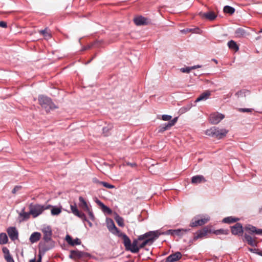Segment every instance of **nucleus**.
Returning <instances> with one entry per match:
<instances>
[{"label": "nucleus", "mask_w": 262, "mask_h": 262, "mask_svg": "<svg viewBox=\"0 0 262 262\" xmlns=\"http://www.w3.org/2000/svg\"><path fill=\"white\" fill-rule=\"evenodd\" d=\"M160 235V233L158 230L149 231L139 235L137 238L133 240L132 243L129 238L126 235L123 243L126 251H129L133 253H137L140 249L144 248L145 246L151 245Z\"/></svg>", "instance_id": "obj_1"}, {"label": "nucleus", "mask_w": 262, "mask_h": 262, "mask_svg": "<svg viewBox=\"0 0 262 262\" xmlns=\"http://www.w3.org/2000/svg\"><path fill=\"white\" fill-rule=\"evenodd\" d=\"M228 130L225 128H219L217 127H212L210 128L207 129L205 132L206 135L217 138V139H221L225 137Z\"/></svg>", "instance_id": "obj_2"}, {"label": "nucleus", "mask_w": 262, "mask_h": 262, "mask_svg": "<svg viewBox=\"0 0 262 262\" xmlns=\"http://www.w3.org/2000/svg\"><path fill=\"white\" fill-rule=\"evenodd\" d=\"M106 226L108 231L112 234L117 235L119 237H121L124 241L126 235L122 232L115 226L113 220L110 218H107L106 220Z\"/></svg>", "instance_id": "obj_3"}, {"label": "nucleus", "mask_w": 262, "mask_h": 262, "mask_svg": "<svg viewBox=\"0 0 262 262\" xmlns=\"http://www.w3.org/2000/svg\"><path fill=\"white\" fill-rule=\"evenodd\" d=\"M51 207L50 205L45 206L39 204L33 205L31 204L29 206V209L31 215L34 218H35L41 214L44 210L48 209Z\"/></svg>", "instance_id": "obj_4"}, {"label": "nucleus", "mask_w": 262, "mask_h": 262, "mask_svg": "<svg viewBox=\"0 0 262 262\" xmlns=\"http://www.w3.org/2000/svg\"><path fill=\"white\" fill-rule=\"evenodd\" d=\"M38 101L41 107L45 108L47 112L57 108L52 100L49 97L44 96H39Z\"/></svg>", "instance_id": "obj_5"}, {"label": "nucleus", "mask_w": 262, "mask_h": 262, "mask_svg": "<svg viewBox=\"0 0 262 262\" xmlns=\"http://www.w3.org/2000/svg\"><path fill=\"white\" fill-rule=\"evenodd\" d=\"M54 247L53 241L40 242L38 245L39 255H43L47 251L52 249Z\"/></svg>", "instance_id": "obj_6"}, {"label": "nucleus", "mask_w": 262, "mask_h": 262, "mask_svg": "<svg viewBox=\"0 0 262 262\" xmlns=\"http://www.w3.org/2000/svg\"><path fill=\"white\" fill-rule=\"evenodd\" d=\"M209 220V217L200 218L199 216H196L192 219L190 225L192 227L202 226L206 224Z\"/></svg>", "instance_id": "obj_7"}, {"label": "nucleus", "mask_w": 262, "mask_h": 262, "mask_svg": "<svg viewBox=\"0 0 262 262\" xmlns=\"http://www.w3.org/2000/svg\"><path fill=\"white\" fill-rule=\"evenodd\" d=\"M224 115L222 114L214 113L210 114L209 120L211 124H217L224 118Z\"/></svg>", "instance_id": "obj_8"}, {"label": "nucleus", "mask_w": 262, "mask_h": 262, "mask_svg": "<svg viewBox=\"0 0 262 262\" xmlns=\"http://www.w3.org/2000/svg\"><path fill=\"white\" fill-rule=\"evenodd\" d=\"M231 231L232 234L234 235H242L244 232L242 225L239 223H236L234 226L231 227Z\"/></svg>", "instance_id": "obj_9"}, {"label": "nucleus", "mask_w": 262, "mask_h": 262, "mask_svg": "<svg viewBox=\"0 0 262 262\" xmlns=\"http://www.w3.org/2000/svg\"><path fill=\"white\" fill-rule=\"evenodd\" d=\"M70 208L72 212L76 216H78L82 220H86V216L84 213L80 212L77 207L76 203L70 205Z\"/></svg>", "instance_id": "obj_10"}, {"label": "nucleus", "mask_w": 262, "mask_h": 262, "mask_svg": "<svg viewBox=\"0 0 262 262\" xmlns=\"http://www.w3.org/2000/svg\"><path fill=\"white\" fill-rule=\"evenodd\" d=\"M199 16L202 18H205L210 21L214 20L217 17V15L212 11L204 13L200 12L199 13Z\"/></svg>", "instance_id": "obj_11"}, {"label": "nucleus", "mask_w": 262, "mask_h": 262, "mask_svg": "<svg viewBox=\"0 0 262 262\" xmlns=\"http://www.w3.org/2000/svg\"><path fill=\"white\" fill-rule=\"evenodd\" d=\"M7 233L10 238L14 241L18 238V232L16 228L14 227H10L7 229Z\"/></svg>", "instance_id": "obj_12"}, {"label": "nucleus", "mask_w": 262, "mask_h": 262, "mask_svg": "<svg viewBox=\"0 0 262 262\" xmlns=\"http://www.w3.org/2000/svg\"><path fill=\"white\" fill-rule=\"evenodd\" d=\"M211 231L207 227H204L203 229L198 231L196 232L195 235L193 237L194 241L199 238H202L205 237L208 233H210Z\"/></svg>", "instance_id": "obj_13"}, {"label": "nucleus", "mask_w": 262, "mask_h": 262, "mask_svg": "<svg viewBox=\"0 0 262 262\" xmlns=\"http://www.w3.org/2000/svg\"><path fill=\"white\" fill-rule=\"evenodd\" d=\"M43 234V239L45 241H52L51 237L52 235V229L50 227H45L42 229Z\"/></svg>", "instance_id": "obj_14"}, {"label": "nucleus", "mask_w": 262, "mask_h": 262, "mask_svg": "<svg viewBox=\"0 0 262 262\" xmlns=\"http://www.w3.org/2000/svg\"><path fill=\"white\" fill-rule=\"evenodd\" d=\"M182 255L180 252H177L167 257L165 262H176L180 259Z\"/></svg>", "instance_id": "obj_15"}, {"label": "nucleus", "mask_w": 262, "mask_h": 262, "mask_svg": "<svg viewBox=\"0 0 262 262\" xmlns=\"http://www.w3.org/2000/svg\"><path fill=\"white\" fill-rule=\"evenodd\" d=\"M89 254L86 252L80 251L78 250L71 251L70 257L73 258H80L83 256H88Z\"/></svg>", "instance_id": "obj_16"}, {"label": "nucleus", "mask_w": 262, "mask_h": 262, "mask_svg": "<svg viewBox=\"0 0 262 262\" xmlns=\"http://www.w3.org/2000/svg\"><path fill=\"white\" fill-rule=\"evenodd\" d=\"M66 241L68 244L72 246L79 245L81 243L80 239L76 238L75 239H73L72 237L68 234L66 236Z\"/></svg>", "instance_id": "obj_17"}, {"label": "nucleus", "mask_w": 262, "mask_h": 262, "mask_svg": "<svg viewBox=\"0 0 262 262\" xmlns=\"http://www.w3.org/2000/svg\"><path fill=\"white\" fill-rule=\"evenodd\" d=\"M134 21L137 26L147 25L148 19L142 16H138L134 19Z\"/></svg>", "instance_id": "obj_18"}, {"label": "nucleus", "mask_w": 262, "mask_h": 262, "mask_svg": "<svg viewBox=\"0 0 262 262\" xmlns=\"http://www.w3.org/2000/svg\"><path fill=\"white\" fill-rule=\"evenodd\" d=\"M206 182V180L202 175H196L191 178V183L192 184H198Z\"/></svg>", "instance_id": "obj_19"}, {"label": "nucleus", "mask_w": 262, "mask_h": 262, "mask_svg": "<svg viewBox=\"0 0 262 262\" xmlns=\"http://www.w3.org/2000/svg\"><path fill=\"white\" fill-rule=\"evenodd\" d=\"M41 238V234L38 232H35L31 234L29 240L31 243L33 244L36 243Z\"/></svg>", "instance_id": "obj_20"}, {"label": "nucleus", "mask_w": 262, "mask_h": 262, "mask_svg": "<svg viewBox=\"0 0 262 262\" xmlns=\"http://www.w3.org/2000/svg\"><path fill=\"white\" fill-rule=\"evenodd\" d=\"M211 95V93L209 91H206L205 92L201 94L195 100V102H198L203 100H206L209 98Z\"/></svg>", "instance_id": "obj_21"}, {"label": "nucleus", "mask_w": 262, "mask_h": 262, "mask_svg": "<svg viewBox=\"0 0 262 262\" xmlns=\"http://www.w3.org/2000/svg\"><path fill=\"white\" fill-rule=\"evenodd\" d=\"M79 207L84 211L88 210L89 207L88 205L86 202L84 200V198L82 196H79Z\"/></svg>", "instance_id": "obj_22"}, {"label": "nucleus", "mask_w": 262, "mask_h": 262, "mask_svg": "<svg viewBox=\"0 0 262 262\" xmlns=\"http://www.w3.org/2000/svg\"><path fill=\"white\" fill-rule=\"evenodd\" d=\"M244 241H245L247 242V243L252 246H256L257 245V242L255 239L253 238L250 235H249L247 234L244 235Z\"/></svg>", "instance_id": "obj_23"}, {"label": "nucleus", "mask_w": 262, "mask_h": 262, "mask_svg": "<svg viewBox=\"0 0 262 262\" xmlns=\"http://www.w3.org/2000/svg\"><path fill=\"white\" fill-rule=\"evenodd\" d=\"M24 210L25 208H24L21 212L19 214V217H21L20 222H23L28 220L30 218V216L31 214L30 213V211L29 212H25Z\"/></svg>", "instance_id": "obj_24"}, {"label": "nucleus", "mask_w": 262, "mask_h": 262, "mask_svg": "<svg viewBox=\"0 0 262 262\" xmlns=\"http://www.w3.org/2000/svg\"><path fill=\"white\" fill-rule=\"evenodd\" d=\"M246 35V31L241 28H237L235 31V35L236 37L241 38L245 36Z\"/></svg>", "instance_id": "obj_25"}, {"label": "nucleus", "mask_w": 262, "mask_h": 262, "mask_svg": "<svg viewBox=\"0 0 262 262\" xmlns=\"http://www.w3.org/2000/svg\"><path fill=\"white\" fill-rule=\"evenodd\" d=\"M228 46L230 49L232 50L235 52L238 51L239 50V47L236 42L232 40L228 41Z\"/></svg>", "instance_id": "obj_26"}, {"label": "nucleus", "mask_w": 262, "mask_h": 262, "mask_svg": "<svg viewBox=\"0 0 262 262\" xmlns=\"http://www.w3.org/2000/svg\"><path fill=\"white\" fill-rule=\"evenodd\" d=\"M239 220V218L234 217L232 216H229V217L224 218L223 220V222H224L225 223L230 224V223L236 222Z\"/></svg>", "instance_id": "obj_27"}, {"label": "nucleus", "mask_w": 262, "mask_h": 262, "mask_svg": "<svg viewBox=\"0 0 262 262\" xmlns=\"http://www.w3.org/2000/svg\"><path fill=\"white\" fill-rule=\"evenodd\" d=\"M171 127L169 125L168 122L162 124L159 127L158 133H162L166 130L170 129Z\"/></svg>", "instance_id": "obj_28"}, {"label": "nucleus", "mask_w": 262, "mask_h": 262, "mask_svg": "<svg viewBox=\"0 0 262 262\" xmlns=\"http://www.w3.org/2000/svg\"><path fill=\"white\" fill-rule=\"evenodd\" d=\"M187 231V230L179 229L171 230V233L173 235L182 236L184 233H186Z\"/></svg>", "instance_id": "obj_29"}, {"label": "nucleus", "mask_w": 262, "mask_h": 262, "mask_svg": "<svg viewBox=\"0 0 262 262\" xmlns=\"http://www.w3.org/2000/svg\"><path fill=\"white\" fill-rule=\"evenodd\" d=\"M8 238L5 233H0V244L4 245L8 243Z\"/></svg>", "instance_id": "obj_30"}, {"label": "nucleus", "mask_w": 262, "mask_h": 262, "mask_svg": "<svg viewBox=\"0 0 262 262\" xmlns=\"http://www.w3.org/2000/svg\"><path fill=\"white\" fill-rule=\"evenodd\" d=\"M115 220L119 226L123 227L124 226V219L118 214L115 217Z\"/></svg>", "instance_id": "obj_31"}, {"label": "nucleus", "mask_w": 262, "mask_h": 262, "mask_svg": "<svg viewBox=\"0 0 262 262\" xmlns=\"http://www.w3.org/2000/svg\"><path fill=\"white\" fill-rule=\"evenodd\" d=\"M223 11L226 13L232 15L234 13L235 9L232 7L229 6H226L224 7Z\"/></svg>", "instance_id": "obj_32"}, {"label": "nucleus", "mask_w": 262, "mask_h": 262, "mask_svg": "<svg viewBox=\"0 0 262 262\" xmlns=\"http://www.w3.org/2000/svg\"><path fill=\"white\" fill-rule=\"evenodd\" d=\"M256 228L251 225H248L245 227V230L250 234L255 233Z\"/></svg>", "instance_id": "obj_33"}, {"label": "nucleus", "mask_w": 262, "mask_h": 262, "mask_svg": "<svg viewBox=\"0 0 262 262\" xmlns=\"http://www.w3.org/2000/svg\"><path fill=\"white\" fill-rule=\"evenodd\" d=\"M61 212V209L60 208L53 207L51 210V214L53 215H56L60 214Z\"/></svg>", "instance_id": "obj_34"}, {"label": "nucleus", "mask_w": 262, "mask_h": 262, "mask_svg": "<svg viewBox=\"0 0 262 262\" xmlns=\"http://www.w3.org/2000/svg\"><path fill=\"white\" fill-rule=\"evenodd\" d=\"M229 230H224V229H220L215 230L214 233L216 235L219 234H229Z\"/></svg>", "instance_id": "obj_35"}, {"label": "nucleus", "mask_w": 262, "mask_h": 262, "mask_svg": "<svg viewBox=\"0 0 262 262\" xmlns=\"http://www.w3.org/2000/svg\"><path fill=\"white\" fill-rule=\"evenodd\" d=\"M100 184H101L104 187L109 188V189H112L115 187V186L113 185H111L107 182H104V181H99L98 182Z\"/></svg>", "instance_id": "obj_36"}, {"label": "nucleus", "mask_w": 262, "mask_h": 262, "mask_svg": "<svg viewBox=\"0 0 262 262\" xmlns=\"http://www.w3.org/2000/svg\"><path fill=\"white\" fill-rule=\"evenodd\" d=\"M39 33L43 35L44 37L46 38L51 37V34L48 32L47 28H46L44 30H41L39 31Z\"/></svg>", "instance_id": "obj_37"}, {"label": "nucleus", "mask_w": 262, "mask_h": 262, "mask_svg": "<svg viewBox=\"0 0 262 262\" xmlns=\"http://www.w3.org/2000/svg\"><path fill=\"white\" fill-rule=\"evenodd\" d=\"M101 209L104 212L108 214H111L112 213V210L105 205H103L101 207Z\"/></svg>", "instance_id": "obj_38"}, {"label": "nucleus", "mask_w": 262, "mask_h": 262, "mask_svg": "<svg viewBox=\"0 0 262 262\" xmlns=\"http://www.w3.org/2000/svg\"><path fill=\"white\" fill-rule=\"evenodd\" d=\"M239 112L242 113H251L253 112V108H239L238 109Z\"/></svg>", "instance_id": "obj_39"}, {"label": "nucleus", "mask_w": 262, "mask_h": 262, "mask_svg": "<svg viewBox=\"0 0 262 262\" xmlns=\"http://www.w3.org/2000/svg\"><path fill=\"white\" fill-rule=\"evenodd\" d=\"M172 117L170 115H163L161 116V119L163 121H169L171 119Z\"/></svg>", "instance_id": "obj_40"}, {"label": "nucleus", "mask_w": 262, "mask_h": 262, "mask_svg": "<svg viewBox=\"0 0 262 262\" xmlns=\"http://www.w3.org/2000/svg\"><path fill=\"white\" fill-rule=\"evenodd\" d=\"M4 258L7 262H14V260L11 254L4 255Z\"/></svg>", "instance_id": "obj_41"}, {"label": "nucleus", "mask_w": 262, "mask_h": 262, "mask_svg": "<svg viewBox=\"0 0 262 262\" xmlns=\"http://www.w3.org/2000/svg\"><path fill=\"white\" fill-rule=\"evenodd\" d=\"M85 211L88 213L90 218L92 220L94 221L95 216L92 210H90V208H88V210H85Z\"/></svg>", "instance_id": "obj_42"}, {"label": "nucleus", "mask_w": 262, "mask_h": 262, "mask_svg": "<svg viewBox=\"0 0 262 262\" xmlns=\"http://www.w3.org/2000/svg\"><path fill=\"white\" fill-rule=\"evenodd\" d=\"M192 70L191 67H186V68H182L180 69L181 72L183 73H189L190 71Z\"/></svg>", "instance_id": "obj_43"}, {"label": "nucleus", "mask_w": 262, "mask_h": 262, "mask_svg": "<svg viewBox=\"0 0 262 262\" xmlns=\"http://www.w3.org/2000/svg\"><path fill=\"white\" fill-rule=\"evenodd\" d=\"M95 44V42H94V43H92L91 44H89L86 46H84L83 47H82V51H85V50H89L91 48H92L94 45Z\"/></svg>", "instance_id": "obj_44"}, {"label": "nucleus", "mask_w": 262, "mask_h": 262, "mask_svg": "<svg viewBox=\"0 0 262 262\" xmlns=\"http://www.w3.org/2000/svg\"><path fill=\"white\" fill-rule=\"evenodd\" d=\"M178 121V117L174 118L172 120H170V121L168 122L169 125H170L171 127L173 126Z\"/></svg>", "instance_id": "obj_45"}, {"label": "nucleus", "mask_w": 262, "mask_h": 262, "mask_svg": "<svg viewBox=\"0 0 262 262\" xmlns=\"http://www.w3.org/2000/svg\"><path fill=\"white\" fill-rule=\"evenodd\" d=\"M3 252L4 253V255H10L9 249L6 247H4L2 249Z\"/></svg>", "instance_id": "obj_46"}, {"label": "nucleus", "mask_w": 262, "mask_h": 262, "mask_svg": "<svg viewBox=\"0 0 262 262\" xmlns=\"http://www.w3.org/2000/svg\"><path fill=\"white\" fill-rule=\"evenodd\" d=\"M0 27L3 28H6L7 27V24L5 21H0Z\"/></svg>", "instance_id": "obj_47"}, {"label": "nucleus", "mask_w": 262, "mask_h": 262, "mask_svg": "<svg viewBox=\"0 0 262 262\" xmlns=\"http://www.w3.org/2000/svg\"><path fill=\"white\" fill-rule=\"evenodd\" d=\"M258 249H256V248H249V251L252 252V253H255V254H257V252H258Z\"/></svg>", "instance_id": "obj_48"}, {"label": "nucleus", "mask_w": 262, "mask_h": 262, "mask_svg": "<svg viewBox=\"0 0 262 262\" xmlns=\"http://www.w3.org/2000/svg\"><path fill=\"white\" fill-rule=\"evenodd\" d=\"M39 257L37 261H36V259L34 258V259H32L30 260L29 262H41V256L39 255Z\"/></svg>", "instance_id": "obj_49"}, {"label": "nucleus", "mask_w": 262, "mask_h": 262, "mask_svg": "<svg viewBox=\"0 0 262 262\" xmlns=\"http://www.w3.org/2000/svg\"><path fill=\"white\" fill-rule=\"evenodd\" d=\"M96 203L101 208L104 204L100 200L97 199Z\"/></svg>", "instance_id": "obj_50"}, {"label": "nucleus", "mask_w": 262, "mask_h": 262, "mask_svg": "<svg viewBox=\"0 0 262 262\" xmlns=\"http://www.w3.org/2000/svg\"><path fill=\"white\" fill-rule=\"evenodd\" d=\"M255 233L257 235H262V229H256V231Z\"/></svg>", "instance_id": "obj_51"}, {"label": "nucleus", "mask_w": 262, "mask_h": 262, "mask_svg": "<svg viewBox=\"0 0 262 262\" xmlns=\"http://www.w3.org/2000/svg\"><path fill=\"white\" fill-rule=\"evenodd\" d=\"M201 67V66H200V65H196V66H194L193 67H191V69L192 70V69H197V68H200Z\"/></svg>", "instance_id": "obj_52"}, {"label": "nucleus", "mask_w": 262, "mask_h": 262, "mask_svg": "<svg viewBox=\"0 0 262 262\" xmlns=\"http://www.w3.org/2000/svg\"><path fill=\"white\" fill-rule=\"evenodd\" d=\"M19 187L18 186L15 187L14 189L12 190V192L14 193L19 189Z\"/></svg>", "instance_id": "obj_53"}, {"label": "nucleus", "mask_w": 262, "mask_h": 262, "mask_svg": "<svg viewBox=\"0 0 262 262\" xmlns=\"http://www.w3.org/2000/svg\"><path fill=\"white\" fill-rule=\"evenodd\" d=\"M257 254L262 256V250L258 249Z\"/></svg>", "instance_id": "obj_54"}, {"label": "nucleus", "mask_w": 262, "mask_h": 262, "mask_svg": "<svg viewBox=\"0 0 262 262\" xmlns=\"http://www.w3.org/2000/svg\"><path fill=\"white\" fill-rule=\"evenodd\" d=\"M83 222H86L89 223V225L90 226H92V223H91L86 218V220H82Z\"/></svg>", "instance_id": "obj_55"}, {"label": "nucleus", "mask_w": 262, "mask_h": 262, "mask_svg": "<svg viewBox=\"0 0 262 262\" xmlns=\"http://www.w3.org/2000/svg\"><path fill=\"white\" fill-rule=\"evenodd\" d=\"M259 213H262V207H261L259 210Z\"/></svg>", "instance_id": "obj_56"}, {"label": "nucleus", "mask_w": 262, "mask_h": 262, "mask_svg": "<svg viewBox=\"0 0 262 262\" xmlns=\"http://www.w3.org/2000/svg\"><path fill=\"white\" fill-rule=\"evenodd\" d=\"M241 92H242V91H239V92H238L236 93V94H237V95H238L239 93H241Z\"/></svg>", "instance_id": "obj_57"}, {"label": "nucleus", "mask_w": 262, "mask_h": 262, "mask_svg": "<svg viewBox=\"0 0 262 262\" xmlns=\"http://www.w3.org/2000/svg\"><path fill=\"white\" fill-rule=\"evenodd\" d=\"M105 128H103V132H104V131H105Z\"/></svg>", "instance_id": "obj_58"}, {"label": "nucleus", "mask_w": 262, "mask_h": 262, "mask_svg": "<svg viewBox=\"0 0 262 262\" xmlns=\"http://www.w3.org/2000/svg\"><path fill=\"white\" fill-rule=\"evenodd\" d=\"M183 31L185 32L186 31L185 29H183Z\"/></svg>", "instance_id": "obj_59"}, {"label": "nucleus", "mask_w": 262, "mask_h": 262, "mask_svg": "<svg viewBox=\"0 0 262 262\" xmlns=\"http://www.w3.org/2000/svg\"><path fill=\"white\" fill-rule=\"evenodd\" d=\"M260 32H262V29L260 31Z\"/></svg>", "instance_id": "obj_60"}, {"label": "nucleus", "mask_w": 262, "mask_h": 262, "mask_svg": "<svg viewBox=\"0 0 262 262\" xmlns=\"http://www.w3.org/2000/svg\"><path fill=\"white\" fill-rule=\"evenodd\" d=\"M135 165V164H131V165H132V166H133V165Z\"/></svg>", "instance_id": "obj_61"}]
</instances>
